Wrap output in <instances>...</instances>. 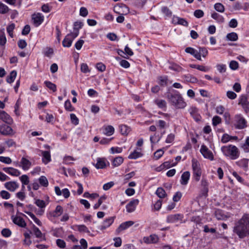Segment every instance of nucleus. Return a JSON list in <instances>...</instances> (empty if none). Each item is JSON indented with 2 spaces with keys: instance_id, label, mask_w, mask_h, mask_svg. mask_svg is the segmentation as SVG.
<instances>
[{
  "instance_id": "obj_1",
  "label": "nucleus",
  "mask_w": 249,
  "mask_h": 249,
  "mask_svg": "<svg viewBox=\"0 0 249 249\" xmlns=\"http://www.w3.org/2000/svg\"><path fill=\"white\" fill-rule=\"evenodd\" d=\"M233 231L240 238L249 235V214H244L242 218L235 223Z\"/></svg>"
},
{
  "instance_id": "obj_2",
  "label": "nucleus",
  "mask_w": 249,
  "mask_h": 249,
  "mask_svg": "<svg viewBox=\"0 0 249 249\" xmlns=\"http://www.w3.org/2000/svg\"><path fill=\"white\" fill-rule=\"evenodd\" d=\"M166 97L169 102L176 108H183L186 106V102L178 93L173 94L169 92Z\"/></svg>"
},
{
  "instance_id": "obj_3",
  "label": "nucleus",
  "mask_w": 249,
  "mask_h": 249,
  "mask_svg": "<svg viewBox=\"0 0 249 249\" xmlns=\"http://www.w3.org/2000/svg\"><path fill=\"white\" fill-rule=\"evenodd\" d=\"M221 151L224 155L229 157L231 160H235L239 156L238 149L235 145H229L221 147Z\"/></svg>"
},
{
  "instance_id": "obj_4",
  "label": "nucleus",
  "mask_w": 249,
  "mask_h": 249,
  "mask_svg": "<svg viewBox=\"0 0 249 249\" xmlns=\"http://www.w3.org/2000/svg\"><path fill=\"white\" fill-rule=\"evenodd\" d=\"M192 163L193 178L196 181H198L202 174L200 164L198 161L195 159H192Z\"/></svg>"
},
{
  "instance_id": "obj_5",
  "label": "nucleus",
  "mask_w": 249,
  "mask_h": 249,
  "mask_svg": "<svg viewBox=\"0 0 249 249\" xmlns=\"http://www.w3.org/2000/svg\"><path fill=\"white\" fill-rule=\"evenodd\" d=\"M233 125L236 129H243L247 127V121L241 114H237L234 116Z\"/></svg>"
},
{
  "instance_id": "obj_6",
  "label": "nucleus",
  "mask_w": 249,
  "mask_h": 249,
  "mask_svg": "<svg viewBox=\"0 0 249 249\" xmlns=\"http://www.w3.org/2000/svg\"><path fill=\"white\" fill-rule=\"evenodd\" d=\"M77 36V33L68 34L62 41V45L64 47H70L72 44L73 39Z\"/></svg>"
},
{
  "instance_id": "obj_7",
  "label": "nucleus",
  "mask_w": 249,
  "mask_h": 249,
  "mask_svg": "<svg viewBox=\"0 0 249 249\" xmlns=\"http://www.w3.org/2000/svg\"><path fill=\"white\" fill-rule=\"evenodd\" d=\"M238 105L242 106L246 113L249 111V101L248 97L244 95H242L239 98Z\"/></svg>"
},
{
  "instance_id": "obj_8",
  "label": "nucleus",
  "mask_w": 249,
  "mask_h": 249,
  "mask_svg": "<svg viewBox=\"0 0 249 249\" xmlns=\"http://www.w3.org/2000/svg\"><path fill=\"white\" fill-rule=\"evenodd\" d=\"M32 19L36 26L40 25L44 20V16L40 13L32 15Z\"/></svg>"
},
{
  "instance_id": "obj_9",
  "label": "nucleus",
  "mask_w": 249,
  "mask_h": 249,
  "mask_svg": "<svg viewBox=\"0 0 249 249\" xmlns=\"http://www.w3.org/2000/svg\"><path fill=\"white\" fill-rule=\"evenodd\" d=\"M200 151L205 158L209 159L211 160H213V155L212 152L208 149L206 146L202 145Z\"/></svg>"
},
{
  "instance_id": "obj_10",
  "label": "nucleus",
  "mask_w": 249,
  "mask_h": 249,
  "mask_svg": "<svg viewBox=\"0 0 249 249\" xmlns=\"http://www.w3.org/2000/svg\"><path fill=\"white\" fill-rule=\"evenodd\" d=\"M189 113L191 116L196 122L201 120V117L198 112V109L196 107H192L189 109Z\"/></svg>"
},
{
  "instance_id": "obj_11",
  "label": "nucleus",
  "mask_w": 249,
  "mask_h": 249,
  "mask_svg": "<svg viewBox=\"0 0 249 249\" xmlns=\"http://www.w3.org/2000/svg\"><path fill=\"white\" fill-rule=\"evenodd\" d=\"M11 218L13 223L17 225L18 226L21 228L26 227V223L25 222V220L23 219V218L20 216H15L14 215H12Z\"/></svg>"
},
{
  "instance_id": "obj_12",
  "label": "nucleus",
  "mask_w": 249,
  "mask_h": 249,
  "mask_svg": "<svg viewBox=\"0 0 249 249\" xmlns=\"http://www.w3.org/2000/svg\"><path fill=\"white\" fill-rule=\"evenodd\" d=\"M139 202V201L137 199H133L130 201L126 206L127 212L128 213H131L134 211Z\"/></svg>"
},
{
  "instance_id": "obj_13",
  "label": "nucleus",
  "mask_w": 249,
  "mask_h": 249,
  "mask_svg": "<svg viewBox=\"0 0 249 249\" xmlns=\"http://www.w3.org/2000/svg\"><path fill=\"white\" fill-rule=\"evenodd\" d=\"M32 165L31 162L25 157H22L20 162V166L23 170H28Z\"/></svg>"
},
{
  "instance_id": "obj_14",
  "label": "nucleus",
  "mask_w": 249,
  "mask_h": 249,
  "mask_svg": "<svg viewBox=\"0 0 249 249\" xmlns=\"http://www.w3.org/2000/svg\"><path fill=\"white\" fill-rule=\"evenodd\" d=\"M4 187L8 190L14 192L18 187V184L16 181H9L4 184Z\"/></svg>"
},
{
  "instance_id": "obj_15",
  "label": "nucleus",
  "mask_w": 249,
  "mask_h": 249,
  "mask_svg": "<svg viewBox=\"0 0 249 249\" xmlns=\"http://www.w3.org/2000/svg\"><path fill=\"white\" fill-rule=\"evenodd\" d=\"M0 119L7 124H11L13 122L12 119L4 111L0 110Z\"/></svg>"
},
{
  "instance_id": "obj_16",
  "label": "nucleus",
  "mask_w": 249,
  "mask_h": 249,
  "mask_svg": "<svg viewBox=\"0 0 249 249\" xmlns=\"http://www.w3.org/2000/svg\"><path fill=\"white\" fill-rule=\"evenodd\" d=\"M3 170L13 176L18 177L20 174V172L19 170L13 167H5L3 168Z\"/></svg>"
},
{
  "instance_id": "obj_17",
  "label": "nucleus",
  "mask_w": 249,
  "mask_h": 249,
  "mask_svg": "<svg viewBox=\"0 0 249 249\" xmlns=\"http://www.w3.org/2000/svg\"><path fill=\"white\" fill-rule=\"evenodd\" d=\"M185 52L193 55L196 59L201 60V57L197 53V50L191 47H187L185 49Z\"/></svg>"
},
{
  "instance_id": "obj_18",
  "label": "nucleus",
  "mask_w": 249,
  "mask_h": 249,
  "mask_svg": "<svg viewBox=\"0 0 249 249\" xmlns=\"http://www.w3.org/2000/svg\"><path fill=\"white\" fill-rule=\"evenodd\" d=\"M12 128L8 125L4 124L0 127V132L3 135H9L12 133Z\"/></svg>"
},
{
  "instance_id": "obj_19",
  "label": "nucleus",
  "mask_w": 249,
  "mask_h": 249,
  "mask_svg": "<svg viewBox=\"0 0 249 249\" xmlns=\"http://www.w3.org/2000/svg\"><path fill=\"white\" fill-rule=\"evenodd\" d=\"M134 224L132 221H128L122 223L117 229V231L120 232L123 230H125Z\"/></svg>"
},
{
  "instance_id": "obj_20",
  "label": "nucleus",
  "mask_w": 249,
  "mask_h": 249,
  "mask_svg": "<svg viewBox=\"0 0 249 249\" xmlns=\"http://www.w3.org/2000/svg\"><path fill=\"white\" fill-rule=\"evenodd\" d=\"M190 173L189 171L184 172L181 176L180 183L182 185H185L188 182L190 178Z\"/></svg>"
},
{
  "instance_id": "obj_21",
  "label": "nucleus",
  "mask_w": 249,
  "mask_h": 249,
  "mask_svg": "<svg viewBox=\"0 0 249 249\" xmlns=\"http://www.w3.org/2000/svg\"><path fill=\"white\" fill-rule=\"evenodd\" d=\"M181 216L179 214L170 215L167 217V222L168 223H175L180 219Z\"/></svg>"
},
{
  "instance_id": "obj_22",
  "label": "nucleus",
  "mask_w": 249,
  "mask_h": 249,
  "mask_svg": "<svg viewBox=\"0 0 249 249\" xmlns=\"http://www.w3.org/2000/svg\"><path fill=\"white\" fill-rule=\"evenodd\" d=\"M201 185L203 187V194L205 196H207L208 192V182L206 179L203 178L201 181Z\"/></svg>"
},
{
  "instance_id": "obj_23",
  "label": "nucleus",
  "mask_w": 249,
  "mask_h": 249,
  "mask_svg": "<svg viewBox=\"0 0 249 249\" xmlns=\"http://www.w3.org/2000/svg\"><path fill=\"white\" fill-rule=\"evenodd\" d=\"M42 160L45 164L51 161V155L49 151H42Z\"/></svg>"
},
{
  "instance_id": "obj_24",
  "label": "nucleus",
  "mask_w": 249,
  "mask_h": 249,
  "mask_svg": "<svg viewBox=\"0 0 249 249\" xmlns=\"http://www.w3.org/2000/svg\"><path fill=\"white\" fill-rule=\"evenodd\" d=\"M123 161L124 159L122 157H117L112 160V165L114 167H117L123 163Z\"/></svg>"
},
{
  "instance_id": "obj_25",
  "label": "nucleus",
  "mask_w": 249,
  "mask_h": 249,
  "mask_svg": "<svg viewBox=\"0 0 249 249\" xmlns=\"http://www.w3.org/2000/svg\"><path fill=\"white\" fill-rule=\"evenodd\" d=\"M17 71H12L9 75L7 77L6 81L9 83L13 82L17 76Z\"/></svg>"
},
{
  "instance_id": "obj_26",
  "label": "nucleus",
  "mask_w": 249,
  "mask_h": 249,
  "mask_svg": "<svg viewBox=\"0 0 249 249\" xmlns=\"http://www.w3.org/2000/svg\"><path fill=\"white\" fill-rule=\"evenodd\" d=\"M120 131L122 135H127L130 131V128L125 125H121L120 126Z\"/></svg>"
},
{
  "instance_id": "obj_27",
  "label": "nucleus",
  "mask_w": 249,
  "mask_h": 249,
  "mask_svg": "<svg viewBox=\"0 0 249 249\" xmlns=\"http://www.w3.org/2000/svg\"><path fill=\"white\" fill-rule=\"evenodd\" d=\"M83 23L81 21H76L74 23L73 31L71 33H77V36L79 34V30L81 28Z\"/></svg>"
},
{
  "instance_id": "obj_28",
  "label": "nucleus",
  "mask_w": 249,
  "mask_h": 249,
  "mask_svg": "<svg viewBox=\"0 0 249 249\" xmlns=\"http://www.w3.org/2000/svg\"><path fill=\"white\" fill-rule=\"evenodd\" d=\"M142 154L141 152L134 150L131 153L128 157L129 159H137L138 158L141 157Z\"/></svg>"
},
{
  "instance_id": "obj_29",
  "label": "nucleus",
  "mask_w": 249,
  "mask_h": 249,
  "mask_svg": "<svg viewBox=\"0 0 249 249\" xmlns=\"http://www.w3.org/2000/svg\"><path fill=\"white\" fill-rule=\"evenodd\" d=\"M215 216L218 220H224L226 218V215L220 210H216L215 211Z\"/></svg>"
},
{
  "instance_id": "obj_30",
  "label": "nucleus",
  "mask_w": 249,
  "mask_h": 249,
  "mask_svg": "<svg viewBox=\"0 0 249 249\" xmlns=\"http://www.w3.org/2000/svg\"><path fill=\"white\" fill-rule=\"evenodd\" d=\"M33 231L36 237L39 238H42L43 237V235L41 231L35 225L33 226Z\"/></svg>"
},
{
  "instance_id": "obj_31",
  "label": "nucleus",
  "mask_w": 249,
  "mask_h": 249,
  "mask_svg": "<svg viewBox=\"0 0 249 249\" xmlns=\"http://www.w3.org/2000/svg\"><path fill=\"white\" fill-rule=\"evenodd\" d=\"M226 37L228 40L234 41L238 39V35L234 32H232L227 34Z\"/></svg>"
},
{
  "instance_id": "obj_32",
  "label": "nucleus",
  "mask_w": 249,
  "mask_h": 249,
  "mask_svg": "<svg viewBox=\"0 0 249 249\" xmlns=\"http://www.w3.org/2000/svg\"><path fill=\"white\" fill-rule=\"evenodd\" d=\"M211 16L213 18L219 22L222 23L224 21V18L217 13L214 12L212 14Z\"/></svg>"
},
{
  "instance_id": "obj_33",
  "label": "nucleus",
  "mask_w": 249,
  "mask_h": 249,
  "mask_svg": "<svg viewBox=\"0 0 249 249\" xmlns=\"http://www.w3.org/2000/svg\"><path fill=\"white\" fill-rule=\"evenodd\" d=\"M20 179L22 183L23 184L22 188V189H24V185H27L29 183V178L27 175H23L20 177Z\"/></svg>"
},
{
  "instance_id": "obj_34",
  "label": "nucleus",
  "mask_w": 249,
  "mask_h": 249,
  "mask_svg": "<svg viewBox=\"0 0 249 249\" xmlns=\"http://www.w3.org/2000/svg\"><path fill=\"white\" fill-rule=\"evenodd\" d=\"M197 53L200 57L202 56L203 57H206L208 55V51L205 47H200L199 48V51H197Z\"/></svg>"
},
{
  "instance_id": "obj_35",
  "label": "nucleus",
  "mask_w": 249,
  "mask_h": 249,
  "mask_svg": "<svg viewBox=\"0 0 249 249\" xmlns=\"http://www.w3.org/2000/svg\"><path fill=\"white\" fill-rule=\"evenodd\" d=\"M184 78L185 80H186L187 82L193 83H195L197 81V79L196 77L190 74L185 75L184 76Z\"/></svg>"
},
{
  "instance_id": "obj_36",
  "label": "nucleus",
  "mask_w": 249,
  "mask_h": 249,
  "mask_svg": "<svg viewBox=\"0 0 249 249\" xmlns=\"http://www.w3.org/2000/svg\"><path fill=\"white\" fill-rule=\"evenodd\" d=\"M44 84L46 86L51 90H52L53 92L56 90V86L54 84L52 83L50 81H46L44 82Z\"/></svg>"
},
{
  "instance_id": "obj_37",
  "label": "nucleus",
  "mask_w": 249,
  "mask_h": 249,
  "mask_svg": "<svg viewBox=\"0 0 249 249\" xmlns=\"http://www.w3.org/2000/svg\"><path fill=\"white\" fill-rule=\"evenodd\" d=\"M9 9L8 7L4 3L0 2V14H5L8 12Z\"/></svg>"
},
{
  "instance_id": "obj_38",
  "label": "nucleus",
  "mask_w": 249,
  "mask_h": 249,
  "mask_svg": "<svg viewBox=\"0 0 249 249\" xmlns=\"http://www.w3.org/2000/svg\"><path fill=\"white\" fill-rule=\"evenodd\" d=\"M236 163L239 166L244 168H247L248 166V160L243 159L237 161Z\"/></svg>"
},
{
  "instance_id": "obj_39",
  "label": "nucleus",
  "mask_w": 249,
  "mask_h": 249,
  "mask_svg": "<svg viewBox=\"0 0 249 249\" xmlns=\"http://www.w3.org/2000/svg\"><path fill=\"white\" fill-rule=\"evenodd\" d=\"M25 213L28 214L33 219V220L37 225H38V226H41L42 223L41 221L38 218H37L35 215V214H34L32 213L27 211H25Z\"/></svg>"
},
{
  "instance_id": "obj_40",
  "label": "nucleus",
  "mask_w": 249,
  "mask_h": 249,
  "mask_svg": "<svg viewBox=\"0 0 249 249\" xmlns=\"http://www.w3.org/2000/svg\"><path fill=\"white\" fill-rule=\"evenodd\" d=\"M156 193L160 198H163L166 196L164 190L160 187L157 189Z\"/></svg>"
},
{
  "instance_id": "obj_41",
  "label": "nucleus",
  "mask_w": 249,
  "mask_h": 249,
  "mask_svg": "<svg viewBox=\"0 0 249 249\" xmlns=\"http://www.w3.org/2000/svg\"><path fill=\"white\" fill-rule=\"evenodd\" d=\"M215 10L219 12L223 13L225 11L224 5L221 3H216L214 5Z\"/></svg>"
},
{
  "instance_id": "obj_42",
  "label": "nucleus",
  "mask_w": 249,
  "mask_h": 249,
  "mask_svg": "<svg viewBox=\"0 0 249 249\" xmlns=\"http://www.w3.org/2000/svg\"><path fill=\"white\" fill-rule=\"evenodd\" d=\"M106 163L104 159L98 158L97 162L96 164V167L97 168H103L105 167Z\"/></svg>"
},
{
  "instance_id": "obj_43",
  "label": "nucleus",
  "mask_w": 249,
  "mask_h": 249,
  "mask_svg": "<svg viewBox=\"0 0 249 249\" xmlns=\"http://www.w3.org/2000/svg\"><path fill=\"white\" fill-rule=\"evenodd\" d=\"M154 102L160 108H164L166 106V102L163 100L157 99L155 100Z\"/></svg>"
},
{
  "instance_id": "obj_44",
  "label": "nucleus",
  "mask_w": 249,
  "mask_h": 249,
  "mask_svg": "<svg viewBox=\"0 0 249 249\" xmlns=\"http://www.w3.org/2000/svg\"><path fill=\"white\" fill-rule=\"evenodd\" d=\"M38 180L41 185L44 187H47L48 185V179L45 176H41L38 179Z\"/></svg>"
},
{
  "instance_id": "obj_45",
  "label": "nucleus",
  "mask_w": 249,
  "mask_h": 249,
  "mask_svg": "<svg viewBox=\"0 0 249 249\" xmlns=\"http://www.w3.org/2000/svg\"><path fill=\"white\" fill-rule=\"evenodd\" d=\"M62 172L63 174L67 177L73 176L75 174V172L73 170H71L70 169H68L66 170V169L64 167L62 168Z\"/></svg>"
},
{
  "instance_id": "obj_46",
  "label": "nucleus",
  "mask_w": 249,
  "mask_h": 249,
  "mask_svg": "<svg viewBox=\"0 0 249 249\" xmlns=\"http://www.w3.org/2000/svg\"><path fill=\"white\" fill-rule=\"evenodd\" d=\"M63 213V208L61 206L58 205L56 206L53 216L54 217H57L60 216Z\"/></svg>"
},
{
  "instance_id": "obj_47",
  "label": "nucleus",
  "mask_w": 249,
  "mask_h": 249,
  "mask_svg": "<svg viewBox=\"0 0 249 249\" xmlns=\"http://www.w3.org/2000/svg\"><path fill=\"white\" fill-rule=\"evenodd\" d=\"M121 15H126L129 12L128 7L123 3H121Z\"/></svg>"
},
{
  "instance_id": "obj_48",
  "label": "nucleus",
  "mask_w": 249,
  "mask_h": 249,
  "mask_svg": "<svg viewBox=\"0 0 249 249\" xmlns=\"http://www.w3.org/2000/svg\"><path fill=\"white\" fill-rule=\"evenodd\" d=\"M15 28V25L12 23L7 27V31L9 35L11 37H13V31Z\"/></svg>"
},
{
  "instance_id": "obj_49",
  "label": "nucleus",
  "mask_w": 249,
  "mask_h": 249,
  "mask_svg": "<svg viewBox=\"0 0 249 249\" xmlns=\"http://www.w3.org/2000/svg\"><path fill=\"white\" fill-rule=\"evenodd\" d=\"M216 67L220 73H224L226 71V66L225 64H217Z\"/></svg>"
},
{
  "instance_id": "obj_50",
  "label": "nucleus",
  "mask_w": 249,
  "mask_h": 249,
  "mask_svg": "<svg viewBox=\"0 0 249 249\" xmlns=\"http://www.w3.org/2000/svg\"><path fill=\"white\" fill-rule=\"evenodd\" d=\"M64 107L65 109L69 111H71L74 110V108L72 107L71 103L69 100H67L65 102Z\"/></svg>"
},
{
  "instance_id": "obj_51",
  "label": "nucleus",
  "mask_w": 249,
  "mask_h": 249,
  "mask_svg": "<svg viewBox=\"0 0 249 249\" xmlns=\"http://www.w3.org/2000/svg\"><path fill=\"white\" fill-rule=\"evenodd\" d=\"M164 153V151L162 149H159L157 150L154 154V158L156 160H158L162 157Z\"/></svg>"
},
{
  "instance_id": "obj_52",
  "label": "nucleus",
  "mask_w": 249,
  "mask_h": 249,
  "mask_svg": "<svg viewBox=\"0 0 249 249\" xmlns=\"http://www.w3.org/2000/svg\"><path fill=\"white\" fill-rule=\"evenodd\" d=\"M0 196L3 199H8L10 197L11 195L7 191L2 190L0 192Z\"/></svg>"
},
{
  "instance_id": "obj_53",
  "label": "nucleus",
  "mask_w": 249,
  "mask_h": 249,
  "mask_svg": "<svg viewBox=\"0 0 249 249\" xmlns=\"http://www.w3.org/2000/svg\"><path fill=\"white\" fill-rule=\"evenodd\" d=\"M229 67L232 70H237L239 67L238 63L235 60H232L230 63Z\"/></svg>"
},
{
  "instance_id": "obj_54",
  "label": "nucleus",
  "mask_w": 249,
  "mask_h": 249,
  "mask_svg": "<svg viewBox=\"0 0 249 249\" xmlns=\"http://www.w3.org/2000/svg\"><path fill=\"white\" fill-rule=\"evenodd\" d=\"M77 230L80 232L89 233V231L87 227L84 225H78Z\"/></svg>"
},
{
  "instance_id": "obj_55",
  "label": "nucleus",
  "mask_w": 249,
  "mask_h": 249,
  "mask_svg": "<svg viewBox=\"0 0 249 249\" xmlns=\"http://www.w3.org/2000/svg\"><path fill=\"white\" fill-rule=\"evenodd\" d=\"M175 19H177L178 24L182 25L186 27L188 26V23L185 19L180 18H175Z\"/></svg>"
},
{
  "instance_id": "obj_56",
  "label": "nucleus",
  "mask_w": 249,
  "mask_h": 249,
  "mask_svg": "<svg viewBox=\"0 0 249 249\" xmlns=\"http://www.w3.org/2000/svg\"><path fill=\"white\" fill-rule=\"evenodd\" d=\"M213 126H216L221 122V119L218 116H215L213 117Z\"/></svg>"
},
{
  "instance_id": "obj_57",
  "label": "nucleus",
  "mask_w": 249,
  "mask_h": 249,
  "mask_svg": "<svg viewBox=\"0 0 249 249\" xmlns=\"http://www.w3.org/2000/svg\"><path fill=\"white\" fill-rule=\"evenodd\" d=\"M0 161L6 164H10L12 162V160L9 157L0 156Z\"/></svg>"
},
{
  "instance_id": "obj_58",
  "label": "nucleus",
  "mask_w": 249,
  "mask_h": 249,
  "mask_svg": "<svg viewBox=\"0 0 249 249\" xmlns=\"http://www.w3.org/2000/svg\"><path fill=\"white\" fill-rule=\"evenodd\" d=\"M70 117L71 122L75 125H77L79 123V120L74 114H71Z\"/></svg>"
},
{
  "instance_id": "obj_59",
  "label": "nucleus",
  "mask_w": 249,
  "mask_h": 249,
  "mask_svg": "<svg viewBox=\"0 0 249 249\" xmlns=\"http://www.w3.org/2000/svg\"><path fill=\"white\" fill-rule=\"evenodd\" d=\"M11 231L9 229H3L1 231V234L6 237H8L11 236Z\"/></svg>"
},
{
  "instance_id": "obj_60",
  "label": "nucleus",
  "mask_w": 249,
  "mask_h": 249,
  "mask_svg": "<svg viewBox=\"0 0 249 249\" xmlns=\"http://www.w3.org/2000/svg\"><path fill=\"white\" fill-rule=\"evenodd\" d=\"M35 204L39 207L41 208H43L45 207L46 204L45 202L43 200L40 199H36L35 202Z\"/></svg>"
},
{
  "instance_id": "obj_61",
  "label": "nucleus",
  "mask_w": 249,
  "mask_h": 249,
  "mask_svg": "<svg viewBox=\"0 0 249 249\" xmlns=\"http://www.w3.org/2000/svg\"><path fill=\"white\" fill-rule=\"evenodd\" d=\"M150 239L151 244H155L159 241V238L158 235L156 234H152L150 235Z\"/></svg>"
},
{
  "instance_id": "obj_62",
  "label": "nucleus",
  "mask_w": 249,
  "mask_h": 249,
  "mask_svg": "<svg viewBox=\"0 0 249 249\" xmlns=\"http://www.w3.org/2000/svg\"><path fill=\"white\" fill-rule=\"evenodd\" d=\"M111 153L112 154L120 153L122 152L123 149L121 147H112L110 149Z\"/></svg>"
},
{
  "instance_id": "obj_63",
  "label": "nucleus",
  "mask_w": 249,
  "mask_h": 249,
  "mask_svg": "<svg viewBox=\"0 0 249 249\" xmlns=\"http://www.w3.org/2000/svg\"><path fill=\"white\" fill-rule=\"evenodd\" d=\"M157 124L160 128L163 129L166 126L167 123L164 121L160 120L157 122Z\"/></svg>"
},
{
  "instance_id": "obj_64",
  "label": "nucleus",
  "mask_w": 249,
  "mask_h": 249,
  "mask_svg": "<svg viewBox=\"0 0 249 249\" xmlns=\"http://www.w3.org/2000/svg\"><path fill=\"white\" fill-rule=\"evenodd\" d=\"M18 46L20 49H24L27 46V43L24 39H20L18 43Z\"/></svg>"
}]
</instances>
